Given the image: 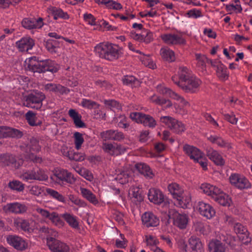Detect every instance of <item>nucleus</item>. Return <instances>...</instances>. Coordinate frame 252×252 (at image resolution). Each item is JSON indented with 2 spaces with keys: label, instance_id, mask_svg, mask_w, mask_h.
<instances>
[{
  "label": "nucleus",
  "instance_id": "f257e3e1",
  "mask_svg": "<svg viewBox=\"0 0 252 252\" xmlns=\"http://www.w3.org/2000/svg\"><path fill=\"white\" fill-rule=\"evenodd\" d=\"M25 67L27 70L34 73H41L49 71L53 73L58 71L60 66L51 60L38 61L35 57H32L25 60Z\"/></svg>",
  "mask_w": 252,
  "mask_h": 252
},
{
  "label": "nucleus",
  "instance_id": "f03ea898",
  "mask_svg": "<svg viewBox=\"0 0 252 252\" xmlns=\"http://www.w3.org/2000/svg\"><path fill=\"white\" fill-rule=\"evenodd\" d=\"M94 51L100 58L109 61L115 60L119 57L118 47L107 42L97 44L94 48Z\"/></svg>",
  "mask_w": 252,
  "mask_h": 252
},
{
  "label": "nucleus",
  "instance_id": "7ed1b4c3",
  "mask_svg": "<svg viewBox=\"0 0 252 252\" xmlns=\"http://www.w3.org/2000/svg\"><path fill=\"white\" fill-rule=\"evenodd\" d=\"M35 211L39 215L40 218L37 217V220L41 222H45L47 220L50 221L55 226L58 227H62L64 225V221L61 219L60 216L56 212H50L48 210L40 207H37L35 209Z\"/></svg>",
  "mask_w": 252,
  "mask_h": 252
},
{
  "label": "nucleus",
  "instance_id": "20e7f679",
  "mask_svg": "<svg viewBox=\"0 0 252 252\" xmlns=\"http://www.w3.org/2000/svg\"><path fill=\"white\" fill-rule=\"evenodd\" d=\"M45 98V95L41 92L32 93L24 98L23 105L27 107L39 109L42 106V101Z\"/></svg>",
  "mask_w": 252,
  "mask_h": 252
},
{
  "label": "nucleus",
  "instance_id": "39448f33",
  "mask_svg": "<svg viewBox=\"0 0 252 252\" xmlns=\"http://www.w3.org/2000/svg\"><path fill=\"white\" fill-rule=\"evenodd\" d=\"M179 248L182 252H202L203 244L199 238L195 236H191L188 240V244L181 242Z\"/></svg>",
  "mask_w": 252,
  "mask_h": 252
},
{
  "label": "nucleus",
  "instance_id": "423d86ee",
  "mask_svg": "<svg viewBox=\"0 0 252 252\" xmlns=\"http://www.w3.org/2000/svg\"><path fill=\"white\" fill-rule=\"evenodd\" d=\"M131 119L137 123L143 124L145 126L154 128L157 125V122L154 118L149 115L140 112H132L129 116Z\"/></svg>",
  "mask_w": 252,
  "mask_h": 252
},
{
  "label": "nucleus",
  "instance_id": "0eeeda50",
  "mask_svg": "<svg viewBox=\"0 0 252 252\" xmlns=\"http://www.w3.org/2000/svg\"><path fill=\"white\" fill-rule=\"evenodd\" d=\"M14 226L18 229L21 228L22 230L29 233L38 229L37 223L33 220H26L20 218L14 220Z\"/></svg>",
  "mask_w": 252,
  "mask_h": 252
},
{
  "label": "nucleus",
  "instance_id": "6e6552de",
  "mask_svg": "<svg viewBox=\"0 0 252 252\" xmlns=\"http://www.w3.org/2000/svg\"><path fill=\"white\" fill-rule=\"evenodd\" d=\"M162 41L168 45H183L186 43V40L181 33H165L160 36Z\"/></svg>",
  "mask_w": 252,
  "mask_h": 252
},
{
  "label": "nucleus",
  "instance_id": "1a4fd4ad",
  "mask_svg": "<svg viewBox=\"0 0 252 252\" xmlns=\"http://www.w3.org/2000/svg\"><path fill=\"white\" fill-rule=\"evenodd\" d=\"M161 123L176 133L185 130V126L181 123L170 116H163L160 119Z\"/></svg>",
  "mask_w": 252,
  "mask_h": 252
},
{
  "label": "nucleus",
  "instance_id": "9d476101",
  "mask_svg": "<svg viewBox=\"0 0 252 252\" xmlns=\"http://www.w3.org/2000/svg\"><path fill=\"white\" fill-rule=\"evenodd\" d=\"M46 242L49 249L53 252H70V248L66 244L54 237H48Z\"/></svg>",
  "mask_w": 252,
  "mask_h": 252
},
{
  "label": "nucleus",
  "instance_id": "9b49d317",
  "mask_svg": "<svg viewBox=\"0 0 252 252\" xmlns=\"http://www.w3.org/2000/svg\"><path fill=\"white\" fill-rule=\"evenodd\" d=\"M157 91L160 94L168 96L170 98L178 101L183 106L189 105L188 101H186L182 96L170 89L166 88L163 84H159L157 86Z\"/></svg>",
  "mask_w": 252,
  "mask_h": 252
},
{
  "label": "nucleus",
  "instance_id": "f8f14e48",
  "mask_svg": "<svg viewBox=\"0 0 252 252\" xmlns=\"http://www.w3.org/2000/svg\"><path fill=\"white\" fill-rule=\"evenodd\" d=\"M201 83L200 79L193 76L183 82L182 84H179V87L186 92L193 93L196 91Z\"/></svg>",
  "mask_w": 252,
  "mask_h": 252
},
{
  "label": "nucleus",
  "instance_id": "ddd939ff",
  "mask_svg": "<svg viewBox=\"0 0 252 252\" xmlns=\"http://www.w3.org/2000/svg\"><path fill=\"white\" fill-rule=\"evenodd\" d=\"M231 184L239 189H247L251 187V183L245 177L238 174H233L229 177Z\"/></svg>",
  "mask_w": 252,
  "mask_h": 252
},
{
  "label": "nucleus",
  "instance_id": "4468645a",
  "mask_svg": "<svg viewBox=\"0 0 252 252\" xmlns=\"http://www.w3.org/2000/svg\"><path fill=\"white\" fill-rule=\"evenodd\" d=\"M168 216L170 219L173 220L174 224L180 229H184L187 227L189 222V217L187 215L170 211Z\"/></svg>",
  "mask_w": 252,
  "mask_h": 252
},
{
  "label": "nucleus",
  "instance_id": "2eb2a0df",
  "mask_svg": "<svg viewBox=\"0 0 252 252\" xmlns=\"http://www.w3.org/2000/svg\"><path fill=\"white\" fill-rule=\"evenodd\" d=\"M148 196L149 200L155 204L159 205L164 202L165 205H167L169 203L168 200H165L163 193L155 188H152L149 190Z\"/></svg>",
  "mask_w": 252,
  "mask_h": 252
},
{
  "label": "nucleus",
  "instance_id": "dca6fc26",
  "mask_svg": "<svg viewBox=\"0 0 252 252\" xmlns=\"http://www.w3.org/2000/svg\"><path fill=\"white\" fill-rule=\"evenodd\" d=\"M51 178L52 180L58 183H59L60 181H64L72 183L75 180L72 174L64 169H58L56 170L54 175Z\"/></svg>",
  "mask_w": 252,
  "mask_h": 252
},
{
  "label": "nucleus",
  "instance_id": "f3484780",
  "mask_svg": "<svg viewBox=\"0 0 252 252\" xmlns=\"http://www.w3.org/2000/svg\"><path fill=\"white\" fill-rule=\"evenodd\" d=\"M197 210L201 216L208 219L212 218L216 214L214 208L209 203L203 201L198 203Z\"/></svg>",
  "mask_w": 252,
  "mask_h": 252
},
{
  "label": "nucleus",
  "instance_id": "a211bd4d",
  "mask_svg": "<svg viewBox=\"0 0 252 252\" xmlns=\"http://www.w3.org/2000/svg\"><path fill=\"white\" fill-rule=\"evenodd\" d=\"M6 241L8 244L18 250H24L28 247L27 243L22 238L15 235H8L6 237Z\"/></svg>",
  "mask_w": 252,
  "mask_h": 252
},
{
  "label": "nucleus",
  "instance_id": "6ab92c4d",
  "mask_svg": "<svg viewBox=\"0 0 252 252\" xmlns=\"http://www.w3.org/2000/svg\"><path fill=\"white\" fill-rule=\"evenodd\" d=\"M102 148L106 153L112 156H117L123 154L126 151V148L125 147L117 143H104Z\"/></svg>",
  "mask_w": 252,
  "mask_h": 252
},
{
  "label": "nucleus",
  "instance_id": "aec40b11",
  "mask_svg": "<svg viewBox=\"0 0 252 252\" xmlns=\"http://www.w3.org/2000/svg\"><path fill=\"white\" fill-rule=\"evenodd\" d=\"M3 209L6 213L23 214L27 211L28 207L24 204L14 202L6 204L3 206Z\"/></svg>",
  "mask_w": 252,
  "mask_h": 252
},
{
  "label": "nucleus",
  "instance_id": "412c9836",
  "mask_svg": "<svg viewBox=\"0 0 252 252\" xmlns=\"http://www.w3.org/2000/svg\"><path fill=\"white\" fill-rule=\"evenodd\" d=\"M22 25L24 28L31 30L40 29L43 27L44 23L42 18H26L23 20Z\"/></svg>",
  "mask_w": 252,
  "mask_h": 252
},
{
  "label": "nucleus",
  "instance_id": "4be33fe9",
  "mask_svg": "<svg viewBox=\"0 0 252 252\" xmlns=\"http://www.w3.org/2000/svg\"><path fill=\"white\" fill-rule=\"evenodd\" d=\"M183 149L185 153L194 161L201 159L204 155L199 149L192 146L185 145Z\"/></svg>",
  "mask_w": 252,
  "mask_h": 252
},
{
  "label": "nucleus",
  "instance_id": "5701e85b",
  "mask_svg": "<svg viewBox=\"0 0 252 252\" xmlns=\"http://www.w3.org/2000/svg\"><path fill=\"white\" fill-rule=\"evenodd\" d=\"M22 136V132L18 129L5 126H0V138L11 137L19 138Z\"/></svg>",
  "mask_w": 252,
  "mask_h": 252
},
{
  "label": "nucleus",
  "instance_id": "b1692460",
  "mask_svg": "<svg viewBox=\"0 0 252 252\" xmlns=\"http://www.w3.org/2000/svg\"><path fill=\"white\" fill-rule=\"evenodd\" d=\"M200 189L204 193L212 199L216 198V195L220 192V189L218 187L207 183L202 184Z\"/></svg>",
  "mask_w": 252,
  "mask_h": 252
},
{
  "label": "nucleus",
  "instance_id": "393cba45",
  "mask_svg": "<svg viewBox=\"0 0 252 252\" xmlns=\"http://www.w3.org/2000/svg\"><path fill=\"white\" fill-rule=\"evenodd\" d=\"M211 65L217 68L216 72L218 77L221 80H226L228 77L227 68L218 60L210 61Z\"/></svg>",
  "mask_w": 252,
  "mask_h": 252
},
{
  "label": "nucleus",
  "instance_id": "a878e982",
  "mask_svg": "<svg viewBox=\"0 0 252 252\" xmlns=\"http://www.w3.org/2000/svg\"><path fill=\"white\" fill-rule=\"evenodd\" d=\"M16 44L19 51L25 52L32 49L34 45V42L30 37L25 36L17 41Z\"/></svg>",
  "mask_w": 252,
  "mask_h": 252
},
{
  "label": "nucleus",
  "instance_id": "bb28decb",
  "mask_svg": "<svg viewBox=\"0 0 252 252\" xmlns=\"http://www.w3.org/2000/svg\"><path fill=\"white\" fill-rule=\"evenodd\" d=\"M234 230L237 234L238 237L244 243H247L250 241L251 238H249V233L246 228L240 223L236 222L234 224Z\"/></svg>",
  "mask_w": 252,
  "mask_h": 252
},
{
  "label": "nucleus",
  "instance_id": "cd10ccee",
  "mask_svg": "<svg viewBox=\"0 0 252 252\" xmlns=\"http://www.w3.org/2000/svg\"><path fill=\"white\" fill-rule=\"evenodd\" d=\"M47 12L53 16L54 20L59 18L66 20L69 18L67 12L63 11L61 8L55 6L51 5L48 6L47 8Z\"/></svg>",
  "mask_w": 252,
  "mask_h": 252
},
{
  "label": "nucleus",
  "instance_id": "c85d7f7f",
  "mask_svg": "<svg viewBox=\"0 0 252 252\" xmlns=\"http://www.w3.org/2000/svg\"><path fill=\"white\" fill-rule=\"evenodd\" d=\"M101 138L104 140H114L120 141L124 138V134L121 132L117 130H108L100 133Z\"/></svg>",
  "mask_w": 252,
  "mask_h": 252
},
{
  "label": "nucleus",
  "instance_id": "c756f323",
  "mask_svg": "<svg viewBox=\"0 0 252 252\" xmlns=\"http://www.w3.org/2000/svg\"><path fill=\"white\" fill-rule=\"evenodd\" d=\"M143 223L147 227H154L159 224V220L152 213L146 212L142 216Z\"/></svg>",
  "mask_w": 252,
  "mask_h": 252
},
{
  "label": "nucleus",
  "instance_id": "7c9ffc66",
  "mask_svg": "<svg viewBox=\"0 0 252 252\" xmlns=\"http://www.w3.org/2000/svg\"><path fill=\"white\" fill-rule=\"evenodd\" d=\"M159 53L162 60L164 61L171 63L176 60L175 52L167 47H162L160 49Z\"/></svg>",
  "mask_w": 252,
  "mask_h": 252
},
{
  "label": "nucleus",
  "instance_id": "2f4dec72",
  "mask_svg": "<svg viewBox=\"0 0 252 252\" xmlns=\"http://www.w3.org/2000/svg\"><path fill=\"white\" fill-rule=\"evenodd\" d=\"M207 156L217 165H222L224 163V160L221 156L213 149H210L207 151Z\"/></svg>",
  "mask_w": 252,
  "mask_h": 252
},
{
  "label": "nucleus",
  "instance_id": "473e14b6",
  "mask_svg": "<svg viewBox=\"0 0 252 252\" xmlns=\"http://www.w3.org/2000/svg\"><path fill=\"white\" fill-rule=\"evenodd\" d=\"M135 168L137 171L148 178H152L154 174L150 167L145 163H138L135 165Z\"/></svg>",
  "mask_w": 252,
  "mask_h": 252
},
{
  "label": "nucleus",
  "instance_id": "72a5a7b5",
  "mask_svg": "<svg viewBox=\"0 0 252 252\" xmlns=\"http://www.w3.org/2000/svg\"><path fill=\"white\" fill-rule=\"evenodd\" d=\"M10 164H14V167L18 168L22 164V161L19 160L18 161V165L17 166L16 162L15 161L13 156L9 155H2L0 156V166L9 165Z\"/></svg>",
  "mask_w": 252,
  "mask_h": 252
},
{
  "label": "nucleus",
  "instance_id": "f704fd0d",
  "mask_svg": "<svg viewBox=\"0 0 252 252\" xmlns=\"http://www.w3.org/2000/svg\"><path fill=\"white\" fill-rule=\"evenodd\" d=\"M210 252H225L226 247L220 241L213 240L208 245Z\"/></svg>",
  "mask_w": 252,
  "mask_h": 252
},
{
  "label": "nucleus",
  "instance_id": "c9c22d12",
  "mask_svg": "<svg viewBox=\"0 0 252 252\" xmlns=\"http://www.w3.org/2000/svg\"><path fill=\"white\" fill-rule=\"evenodd\" d=\"M80 191L82 196L90 203L94 205H96L98 203V200L95 194H94L89 189L84 188H81Z\"/></svg>",
  "mask_w": 252,
  "mask_h": 252
},
{
  "label": "nucleus",
  "instance_id": "e433bc0d",
  "mask_svg": "<svg viewBox=\"0 0 252 252\" xmlns=\"http://www.w3.org/2000/svg\"><path fill=\"white\" fill-rule=\"evenodd\" d=\"M213 199L219 204L224 206H230L232 202L229 196L224 193L221 189L220 192L216 195V198H214Z\"/></svg>",
  "mask_w": 252,
  "mask_h": 252
},
{
  "label": "nucleus",
  "instance_id": "4c0bfd02",
  "mask_svg": "<svg viewBox=\"0 0 252 252\" xmlns=\"http://www.w3.org/2000/svg\"><path fill=\"white\" fill-rule=\"evenodd\" d=\"M169 191L175 199H180L181 195H183L184 190L177 183H173L170 184L168 186Z\"/></svg>",
  "mask_w": 252,
  "mask_h": 252
},
{
  "label": "nucleus",
  "instance_id": "58836bf2",
  "mask_svg": "<svg viewBox=\"0 0 252 252\" xmlns=\"http://www.w3.org/2000/svg\"><path fill=\"white\" fill-rule=\"evenodd\" d=\"M150 99L152 102L156 104H158L160 106L165 105V108H169L172 106V103L170 100L158 96L156 94L153 95L150 97Z\"/></svg>",
  "mask_w": 252,
  "mask_h": 252
},
{
  "label": "nucleus",
  "instance_id": "ea45409f",
  "mask_svg": "<svg viewBox=\"0 0 252 252\" xmlns=\"http://www.w3.org/2000/svg\"><path fill=\"white\" fill-rule=\"evenodd\" d=\"M131 172L129 170L121 171L120 173L117 174L115 177V179L119 183L121 184H125L131 179Z\"/></svg>",
  "mask_w": 252,
  "mask_h": 252
},
{
  "label": "nucleus",
  "instance_id": "a19ab883",
  "mask_svg": "<svg viewBox=\"0 0 252 252\" xmlns=\"http://www.w3.org/2000/svg\"><path fill=\"white\" fill-rule=\"evenodd\" d=\"M61 216L70 226L75 229L78 228L79 224L76 217L68 213H63Z\"/></svg>",
  "mask_w": 252,
  "mask_h": 252
},
{
  "label": "nucleus",
  "instance_id": "79ce46f5",
  "mask_svg": "<svg viewBox=\"0 0 252 252\" xmlns=\"http://www.w3.org/2000/svg\"><path fill=\"white\" fill-rule=\"evenodd\" d=\"M69 116L73 120L76 126L83 127L85 126L84 123L81 121V116L74 109H70L68 111Z\"/></svg>",
  "mask_w": 252,
  "mask_h": 252
},
{
  "label": "nucleus",
  "instance_id": "37998d69",
  "mask_svg": "<svg viewBox=\"0 0 252 252\" xmlns=\"http://www.w3.org/2000/svg\"><path fill=\"white\" fill-rule=\"evenodd\" d=\"M129 198L134 202L140 201L142 200V196L139 192V188L137 186H132L128 191Z\"/></svg>",
  "mask_w": 252,
  "mask_h": 252
},
{
  "label": "nucleus",
  "instance_id": "c03bdc74",
  "mask_svg": "<svg viewBox=\"0 0 252 252\" xmlns=\"http://www.w3.org/2000/svg\"><path fill=\"white\" fill-rule=\"evenodd\" d=\"M180 199H176L178 201V204L182 208H185L188 207L191 201V195L189 192L186 191L183 192V195H181Z\"/></svg>",
  "mask_w": 252,
  "mask_h": 252
},
{
  "label": "nucleus",
  "instance_id": "a18cd8bd",
  "mask_svg": "<svg viewBox=\"0 0 252 252\" xmlns=\"http://www.w3.org/2000/svg\"><path fill=\"white\" fill-rule=\"evenodd\" d=\"M208 140L214 144H217L220 147L229 148L230 146L228 143L225 141L221 137L217 135H210L207 137Z\"/></svg>",
  "mask_w": 252,
  "mask_h": 252
},
{
  "label": "nucleus",
  "instance_id": "49530a36",
  "mask_svg": "<svg viewBox=\"0 0 252 252\" xmlns=\"http://www.w3.org/2000/svg\"><path fill=\"white\" fill-rule=\"evenodd\" d=\"M46 192L50 197L57 200L59 202L64 203H65V198L57 191L50 188H47L46 189Z\"/></svg>",
  "mask_w": 252,
  "mask_h": 252
},
{
  "label": "nucleus",
  "instance_id": "de8ad7c7",
  "mask_svg": "<svg viewBox=\"0 0 252 252\" xmlns=\"http://www.w3.org/2000/svg\"><path fill=\"white\" fill-rule=\"evenodd\" d=\"M26 118L28 123L31 126H39L41 124V121L37 119L36 114L32 112V111H29L26 113Z\"/></svg>",
  "mask_w": 252,
  "mask_h": 252
},
{
  "label": "nucleus",
  "instance_id": "09e8293b",
  "mask_svg": "<svg viewBox=\"0 0 252 252\" xmlns=\"http://www.w3.org/2000/svg\"><path fill=\"white\" fill-rule=\"evenodd\" d=\"M75 170L80 175L85 178L89 181H92L94 179V176L92 173L85 168H80L79 167H76Z\"/></svg>",
  "mask_w": 252,
  "mask_h": 252
},
{
  "label": "nucleus",
  "instance_id": "8fccbe9b",
  "mask_svg": "<svg viewBox=\"0 0 252 252\" xmlns=\"http://www.w3.org/2000/svg\"><path fill=\"white\" fill-rule=\"evenodd\" d=\"M180 82L179 84H182L183 82L191 77L190 71L186 67H181L179 71Z\"/></svg>",
  "mask_w": 252,
  "mask_h": 252
},
{
  "label": "nucleus",
  "instance_id": "3c124183",
  "mask_svg": "<svg viewBox=\"0 0 252 252\" xmlns=\"http://www.w3.org/2000/svg\"><path fill=\"white\" fill-rule=\"evenodd\" d=\"M138 57L144 65L152 69H154L156 67L155 63L149 56L142 53Z\"/></svg>",
  "mask_w": 252,
  "mask_h": 252
},
{
  "label": "nucleus",
  "instance_id": "603ef678",
  "mask_svg": "<svg viewBox=\"0 0 252 252\" xmlns=\"http://www.w3.org/2000/svg\"><path fill=\"white\" fill-rule=\"evenodd\" d=\"M122 80L124 84L130 85L132 87H136L140 85L139 81L131 75L124 76Z\"/></svg>",
  "mask_w": 252,
  "mask_h": 252
},
{
  "label": "nucleus",
  "instance_id": "864d4df0",
  "mask_svg": "<svg viewBox=\"0 0 252 252\" xmlns=\"http://www.w3.org/2000/svg\"><path fill=\"white\" fill-rule=\"evenodd\" d=\"M194 226L196 230L203 235H207L211 232V227L207 224L197 222L194 224Z\"/></svg>",
  "mask_w": 252,
  "mask_h": 252
},
{
  "label": "nucleus",
  "instance_id": "5fc2aeb1",
  "mask_svg": "<svg viewBox=\"0 0 252 252\" xmlns=\"http://www.w3.org/2000/svg\"><path fill=\"white\" fill-rule=\"evenodd\" d=\"M35 230H38L39 232L44 233L47 234V238L48 237H56L58 236V232L53 229L49 228L45 226L39 227L38 229H35Z\"/></svg>",
  "mask_w": 252,
  "mask_h": 252
},
{
  "label": "nucleus",
  "instance_id": "6e6d98bb",
  "mask_svg": "<svg viewBox=\"0 0 252 252\" xmlns=\"http://www.w3.org/2000/svg\"><path fill=\"white\" fill-rule=\"evenodd\" d=\"M145 240L147 243V246L149 247L151 250L157 247L159 243L157 238L152 235L146 236Z\"/></svg>",
  "mask_w": 252,
  "mask_h": 252
},
{
  "label": "nucleus",
  "instance_id": "4d7b16f0",
  "mask_svg": "<svg viewBox=\"0 0 252 252\" xmlns=\"http://www.w3.org/2000/svg\"><path fill=\"white\" fill-rule=\"evenodd\" d=\"M104 103L106 107L110 109L113 111H115L116 110H119L121 108V105L115 100H104Z\"/></svg>",
  "mask_w": 252,
  "mask_h": 252
},
{
  "label": "nucleus",
  "instance_id": "13d9d810",
  "mask_svg": "<svg viewBox=\"0 0 252 252\" xmlns=\"http://www.w3.org/2000/svg\"><path fill=\"white\" fill-rule=\"evenodd\" d=\"M80 105L84 108L89 109L98 108L99 106V105L96 102L88 99H83Z\"/></svg>",
  "mask_w": 252,
  "mask_h": 252
},
{
  "label": "nucleus",
  "instance_id": "bf43d9fd",
  "mask_svg": "<svg viewBox=\"0 0 252 252\" xmlns=\"http://www.w3.org/2000/svg\"><path fill=\"white\" fill-rule=\"evenodd\" d=\"M8 187L12 190L17 191H22L24 189V185L21 182L17 180H13L10 182L8 184Z\"/></svg>",
  "mask_w": 252,
  "mask_h": 252
},
{
  "label": "nucleus",
  "instance_id": "052dcab7",
  "mask_svg": "<svg viewBox=\"0 0 252 252\" xmlns=\"http://www.w3.org/2000/svg\"><path fill=\"white\" fill-rule=\"evenodd\" d=\"M73 137L75 148L78 150L81 148L82 145L84 141L83 135L78 132H75L74 133Z\"/></svg>",
  "mask_w": 252,
  "mask_h": 252
},
{
  "label": "nucleus",
  "instance_id": "680f3d73",
  "mask_svg": "<svg viewBox=\"0 0 252 252\" xmlns=\"http://www.w3.org/2000/svg\"><path fill=\"white\" fill-rule=\"evenodd\" d=\"M195 58L197 61V65L202 69L204 67L207 62L210 63L211 60H208L206 57L203 55L196 54L195 55Z\"/></svg>",
  "mask_w": 252,
  "mask_h": 252
},
{
  "label": "nucleus",
  "instance_id": "e2e57ef3",
  "mask_svg": "<svg viewBox=\"0 0 252 252\" xmlns=\"http://www.w3.org/2000/svg\"><path fill=\"white\" fill-rule=\"evenodd\" d=\"M34 175L39 178L38 179H34V180L46 181L48 177L46 172L41 169H39L37 170H34Z\"/></svg>",
  "mask_w": 252,
  "mask_h": 252
},
{
  "label": "nucleus",
  "instance_id": "0e129e2a",
  "mask_svg": "<svg viewBox=\"0 0 252 252\" xmlns=\"http://www.w3.org/2000/svg\"><path fill=\"white\" fill-rule=\"evenodd\" d=\"M114 121L118 123V126L120 127L126 128L129 125L126 122V118L124 115H121L118 117H116L114 119Z\"/></svg>",
  "mask_w": 252,
  "mask_h": 252
},
{
  "label": "nucleus",
  "instance_id": "69168bd1",
  "mask_svg": "<svg viewBox=\"0 0 252 252\" xmlns=\"http://www.w3.org/2000/svg\"><path fill=\"white\" fill-rule=\"evenodd\" d=\"M105 4L106 7L108 9H112L115 10H121L123 6L120 3L116 2L113 0H107Z\"/></svg>",
  "mask_w": 252,
  "mask_h": 252
},
{
  "label": "nucleus",
  "instance_id": "338daca9",
  "mask_svg": "<svg viewBox=\"0 0 252 252\" xmlns=\"http://www.w3.org/2000/svg\"><path fill=\"white\" fill-rule=\"evenodd\" d=\"M20 178L23 180L28 181L29 180H34V179H38L39 178L34 176V170H29L23 172L21 175Z\"/></svg>",
  "mask_w": 252,
  "mask_h": 252
},
{
  "label": "nucleus",
  "instance_id": "774afa93",
  "mask_svg": "<svg viewBox=\"0 0 252 252\" xmlns=\"http://www.w3.org/2000/svg\"><path fill=\"white\" fill-rule=\"evenodd\" d=\"M186 15L189 18L196 19L202 16L201 11L195 8L189 10Z\"/></svg>",
  "mask_w": 252,
  "mask_h": 252
}]
</instances>
